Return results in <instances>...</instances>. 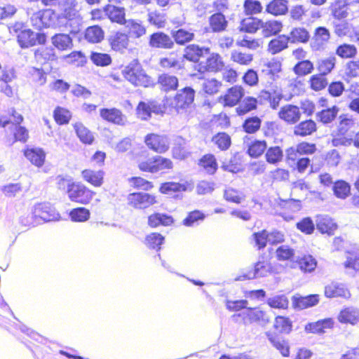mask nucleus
<instances>
[{"label": "nucleus", "instance_id": "obj_1", "mask_svg": "<svg viewBox=\"0 0 359 359\" xmlns=\"http://www.w3.org/2000/svg\"><path fill=\"white\" fill-rule=\"evenodd\" d=\"M123 73L125 78L135 86L149 88L155 85L154 80L146 74L141 65L136 60L126 66Z\"/></svg>", "mask_w": 359, "mask_h": 359}, {"label": "nucleus", "instance_id": "obj_2", "mask_svg": "<svg viewBox=\"0 0 359 359\" xmlns=\"http://www.w3.org/2000/svg\"><path fill=\"white\" fill-rule=\"evenodd\" d=\"M195 97V90L190 86H186L176 93L172 97H166L164 100L166 104L176 109L178 112L180 109H185L191 106Z\"/></svg>", "mask_w": 359, "mask_h": 359}, {"label": "nucleus", "instance_id": "obj_3", "mask_svg": "<svg viewBox=\"0 0 359 359\" xmlns=\"http://www.w3.org/2000/svg\"><path fill=\"white\" fill-rule=\"evenodd\" d=\"M46 38L45 33H36L30 29H24L17 36L18 43L22 48H28L36 45H43L46 42Z\"/></svg>", "mask_w": 359, "mask_h": 359}, {"label": "nucleus", "instance_id": "obj_4", "mask_svg": "<svg viewBox=\"0 0 359 359\" xmlns=\"http://www.w3.org/2000/svg\"><path fill=\"white\" fill-rule=\"evenodd\" d=\"M138 167L142 171L155 173L172 168V162L170 159L161 156H155L140 163Z\"/></svg>", "mask_w": 359, "mask_h": 359}, {"label": "nucleus", "instance_id": "obj_5", "mask_svg": "<svg viewBox=\"0 0 359 359\" xmlns=\"http://www.w3.org/2000/svg\"><path fill=\"white\" fill-rule=\"evenodd\" d=\"M128 204L135 209H146L156 203V196L146 192H133L128 195Z\"/></svg>", "mask_w": 359, "mask_h": 359}, {"label": "nucleus", "instance_id": "obj_6", "mask_svg": "<svg viewBox=\"0 0 359 359\" xmlns=\"http://www.w3.org/2000/svg\"><path fill=\"white\" fill-rule=\"evenodd\" d=\"M205 60L195 65L194 68L200 73L207 72H217L221 71L224 67V62L218 53H210L207 55Z\"/></svg>", "mask_w": 359, "mask_h": 359}, {"label": "nucleus", "instance_id": "obj_7", "mask_svg": "<svg viewBox=\"0 0 359 359\" xmlns=\"http://www.w3.org/2000/svg\"><path fill=\"white\" fill-rule=\"evenodd\" d=\"M67 194L72 201L81 204L88 203L93 197V191L84 185L75 182L70 187Z\"/></svg>", "mask_w": 359, "mask_h": 359}, {"label": "nucleus", "instance_id": "obj_8", "mask_svg": "<svg viewBox=\"0 0 359 359\" xmlns=\"http://www.w3.org/2000/svg\"><path fill=\"white\" fill-rule=\"evenodd\" d=\"M210 55V48L205 46H200L198 44H190L184 50L183 58L193 62L196 65L203 62L202 59Z\"/></svg>", "mask_w": 359, "mask_h": 359}, {"label": "nucleus", "instance_id": "obj_9", "mask_svg": "<svg viewBox=\"0 0 359 359\" xmlns=\"http://www.w3.org/2000/svg\"><path fill=\"white\" fill-rule=\"evenodd\" d=\"M33 215L35 217L41 219L43 222H48L58 220L60 214L48 203H39L34 205Z\"/></svg>", "mask_w": 359, "mask_h": 359}, {"label": "nucleus", "instance_id": "obj_10", "mask_svg": "<svg viewBox=\"0 0 359 359\" xmlns=\"http://www.w3.org/2000/svg\"><path fill=\"white\" fill-rule=\"evenodd\" d=\"M149 46L152 48L172 49L174 48V41L171 36L163 32H156L149 36Z\"/></svg>", "mask_w": 359, "mask_h": 359}, {"label": "nucleus", "instance_id": "obj_11", "mask_svg": "<svg viewBox=\"0 0 359 359\" xmlns=\"http://www.w3.org/2000/svg\"><path fill=\"white\" fill-rule=\"evenodd\" d=\"M107 41L113 50L123 53L129 45V36L120 31L111 32Z\"/></svg>", "mask_w": 359, "mask_h": 359}, {"label": "nucleus", "instance_id": "obj_12", "mask_svg": "<svg viewBox=\"0 0 359 359\" xmlns=\"http://www.w3.org/2000/svg\"><path fill=\"white\" fill-rule=\"evenodd\" d=\"M144 142L149 149L158 153H164L169 149V141L166 136L148 134Z\"/></svg>", "mask_w": 359, "mask_h": 359}, {"label": "nucleus", "instance_id": "obj_13", "mask_svg": "<svg viewBox=\"0 0 359 359\" xmlns=\"http://www.w3.org/2000/svg\"><path fill=\"white\" fill-rule=\"evenodd\" d=\"M243 96V88L241 86H235L230 88L224 96H221L219 101L224 107H233L241 101Z\"/></svg>", "mask_w": 359, "mask_h": 359}, {"label": "nucleus", "instance_id": "obj_14", "mask_svg": "<svg viewBox=\"0 0 359 359\" xmlns=\"http://www.w3.org/2000/svg\"><path fill=\"white\" fill-rule=\"evenodd\" d=\"M279 118L288 124H295L301 117L299 108L293 104H286L281 107L278 112Z\"/></svg>", "mask_w": 359, "mask_h": 359}, {"label": "nucleus", "instance_id": "obj_15", "mask_svg": "<svg viewBox=\"0 0 359 359\" xmlns=\"http://www.w3.org/2000/svg\"><path fill=\"white\" fill-rule=\"evenodd\" d=\"M330 38L329 30L325 27H318L316 29L314 36L311 39V46L313 50L323 48L325 43Z\"/></svg>", "mask_w": 359, "mask_h": 359}, {"label": "nucleus", "instance_id": "obj_16", "mask_svg": "<svg viewBox=\"0 0 359 359\" xmlns=\"http://www.w3.org/2000/svg\"><path fill=\"white\" fill-rule=\"evenodd\" d=\"M100 116L108 122L116 125H124V115L121 110L116 108H102L100 110Z\"/></svg>", "mask_w": 359, "mask_h": 359}, {"label": "nucleus", "instance_id": "obj_17", "mask_svg": "<svg viewBox=\"0 0 359 359\" xmlns=\"http://www.w3.org/2000/svg\"><path fill=\"white\" fill-rule=\"evenodd\" d=\"M325 295L327 298L343 297L348 299L351 297L348 290L341 283H332L325 287Z\"/></svg>", "mask_w": 359, "mask_h": 359}, {"label": "nucleus", "instance_id": "obj_18", "mask_svg": "<svg viewBox=\"0 0 359 359\" xmlns=\"http://www.w3.org/2000/svg\"><path fill=\"white\" fill-rule=\"evenodd\" d=\"M316 228L322 233L333 235L337 224L327 215H318L316 218Z\"/></svg>", "mask_w": 359, "mask_h": 359}, {"label": "nucleus", "instance_id": "obj_19", "mask_svg": "<svg viewBox=\"0 0 359 359\" xmlns=\"http://www.w3.org/2000/svg\"><path fill=\"white\" fill-rule=\"evenodd\" d=\"M107 19L112 23L124 25L126 19V9L123 7L116 6L112 4H107Z\"/></svg>", "mask_w": 359, "mask_h": 359}, {"label": "nucleus", "instance_id": "obj_20", "mask_svg": "<svg viewBox=\"0 0 359 359\" xmlns=\"http://www.w3.org/2000/svg\"><path fill=\"white\" fill-rule=\"evenodd\" d=\"M318 302L319 296L318 294H309L305 297L294 296L292 297V304L294 308L299 310L313 306Z\"/></svg>", "mask_w": 359, "mask_h": 359}, {"label": "nucleus", "instance_id": "obj_21", "mask_svg": "<svg viewBox=\"0 0 359 359\" xmlns=\"http://www.w3.org/2000/svg\"><path fill=\"white\" fill-rule=\"evenodd\" d=\"M171 37L174 41L178 45L184 46L194 39L195 34L191 31L183 28L178 29H172L170 32Z\"/></svg>", "mask_w": 359, "mask_h": 359}, {"label": "nucleus", "instance_id": "obj_22", "mask_svg": "<svg viewBox=\"0 0 359 359\" xmlns=\"http://www.w3.org/2000/svg\"><path fill=\"white\" fill-rule=\"evenodd\" d=\"M25 156L34 165L41 167L45 161L46 154L41 148H31L24 151Z\"/></svg>", "mask_w": 359, "mask_h": 359}, {"label": "nucleus", "instance_id": "obj_23", "mask_svg": "<svg viewBox=\"0 0 359 359\" xmlns=\"http://www.w3.org/2000/svg\"><path fill=\"white\" fill-rule=\"evenodd\" d=\"M53 45L60 50H69L73 47L72 37L67 34H55L51 37Z\"/></svg>", "mask_w": 359, "mask_h": 359}, {"label": "nucleus", "instance_id": "obj_24", "mask_svg": "<svg viewBox=\"0 0 359 359\" xmlns=\"http://www.w3.org/2000/svg\"><path fill=\"white\" fill-rule=\"evenodd\" d=\"M338 320L341 323L355 325L359 321V309L355 307L345 308L340 311Z\"/></svg>", "mask_w": 359, "mask_h": 359}, {"label": "nucleus", "instance_id": "obj_25", "mask_svg": "<svg viewBox=\"0 0 359 359\" xmlns=\"http://www.w3.org/2000/svg\"><path fill=\"white\" fill-rule=\"evenodd\" d=\"M287 0H271L266 6V11L273 15H285L288 12Z\"/></svg>", "mask_w": 359, "mask_h": 359}, {"label": "nucleus", "instance_id": "obj_26", "mask_svg": "<svg viewBox=\"0 0 359 359\" xmlns=\"http://www.w3.org/2000/svg\"><path fill=\"white\" fill-rule=\"evenodd\" d=\"M124 25L132 38L139 39L146 34V28L140 20L129 19Z\"/></svg>", "mask_w": 359, "mask_h": 359}, {"label": "nucleus", "instance_id": "obj_27", "mask_svg": "<svg viewBox=\"0 0 359 359\" xmlns=\"http://www.w3.org/2000/svg\"><path fill=\"white\" fill-rule=\"evenodd\" d=\"M263 21L255 17H248L241 20L239 30L243 32L255 33L262 28Z\"/></svg>", "mask_w": 359, "mask_h": 359}, {"label": "nucleus", "instance_id": "obj_28", "mask_svg": "<svg viewBox=\"0 0 359 359\" xmlns=\"http://www.w3.org/2000/svg\"><path fill=\"white\" fill-rule=\"evenodd\" d=\"M287 36L291 43H306L311 37L309 31L304 27L292 28Z\"/></svg>", "mask_w": 359, "mask_h": 359}, {"label": "nucleus", "instance_id": "obj_29", "mask_svg": "<svg viewBox=\"0 0 359 359\" xmlns=\"http://www.w3.org/2000/svg\"><path fill=\"white\" fill-rule=\"evenodd\" d=\"M158 83L161 89L165 92L177 90L179 86L178 79L175 76L163 74L158 76Z\"/></svg>", "mask_w": 359, "mask_h": 359}, {"label": "nucleus", "instance_id": "obj_30", "mask_svg": "<svg viewBox=\"0 0 359 359\" xmlns=\"http://www.w3.org/2000/svg\"><path fill=\"white\" fill-rule=\"evenodd\" d=\"M104 32L99 25H93L88 27L84 34L86 41L93 43H97L104 39Z\"/></svg>", "mask_w": 359, "mask_h": 359}, {"label": "nucleus", "instance_id": "obj_31", "mask_svg": "<svg viewBox=\"0 0 359 359\" xmlns=\"http://www.w3.org/2000/svg\"><path fill=\"white\" fill-rule=\"evenodd\" d=\"M210 26L213 32H221L226 29L228 21L222 13H215L209 18Z\"/></svg>", "mask_w": 359, "mask_h": 359}, {"label": "nucleus", "instance_id": "obj_32", "mask_svg": "<svg viewBox=\"0 0 359 359\" xmlns=\"http://www.w3.org/2000/svg\"><path fill=\"white\" fill-rule=\"evenodd\" d=\"M316 124L311 119L302 121L294 128V134L297 136L305 137L311 135L316 130Z\"/></svg>", "mask_w": 359, "mask_h": 359}, {"label": "nucleus", "instance_id": "obj_33", "mask_svg": "<svg viewBox=\"0 0 359 359\" xmlns=\"http://www.w3.org/2000/svg\"><path fill=\"white\" fill-rule=\"evenodd\" d=\"M189 186H191L187 182L184 184L175 182H166L161 184L159 191L163 194H169L172 192L186 191L189 189Z\"/></svg>", "mask_w": 359, "mask_h": 359}, {"label": "nucleus", "instance_id": "obj_34", "mask_svg": "<svg viewBox=\"0 0 359 359\" xmlns=\"http://www.w3.org/2000/svg\"><path fill=\"white\" fill-rule=\"evenodd\" d=\"M339 110V107L337 106L323 109L316 113V120L325 125L329 124L336 118Z\"/></svg>", "mask_w": 359, "mask_h": 359}, {"label": "nucleus", "instance_id": "obj_35", "mask_svg": "<svg viewBox=\"0 0 359 359\" xmlns=\"http://www.w3.org/2000/svg\"><path fill=\"white\" fill-rule=\"evenodd\" d=\"M174 222L172 216L165 213H154L148 217V224L151 227L159 225L169 226Z\"/></svg>", "mask_w": 359, "mask_h": 359}, {"label": "nucleus", "instance_id": "obj_36", "mask_svg": "<svg viewBox=\"0 0 359 359\" xmlns=\"http://www.w3.org/2000/svg\"><path fill=\"white\" fill-rule=\"evenodd\" d=\"M334 325V321L332 318H325L315 323H310L307 324L305 329L307 332L311 333H323L325 329L331 328Z\"/></svg>", "mask_w": 359, "mask_h": 359}, {"label": "nucleus", "instance_id": "obj_37", "mask_svg": "<svg viewBox=\"0 0 359 359\" xmlns=\"http://www.w3.org/2000/svg\"><path fill=\"white\" fill-rule=\"evenodd\" d=\"M334 195L340 199H345L351 194V185L347 182L339 180L333 183Z\"/></svg>", "mask_w": 359, "mask_h": 359}, {"label": "nucleus", "instance_id": "obj_38", "mask_svg": "<svg viewBox=\"0 0 359 359\" xmlns=\"http://www.w3.org/2000/svg\"><path fill=\"white\" fill-rule=\"evenodd\" d=\"M267 337L271 344L280 351L283 356L287 357L290 354V347L287 341L282 339L278 336H276L272 333L267 332Z\"/></svg>", "mask_w": 359, "mask_h": 359}, {"label": "nucleus", "instance_id": "obj_39", "mask_svg": "<svg viewBox=\"0 0 359 359\" xmlns=\"http://www.w3.org/2000/svg\"><path fill=\"white\" fill-rule=\"evenodd\" d=\"M290 42L287 35H279L277 38L271 40L269 43V49L272 54H276L287 48Z\"/></svg>", "mask_w": 359, "mask_h": 359}, {"label": "nucleus", "instance_id": "obj_40", "mask_svg": "<svg viewBox=\"0 0 359 359\" xmlns=\"http://www.w3.org/2000/svg\"><path fill=\"white\" fill-rule=\"evenodd\" d=\"M205 219V215L202 211L195 210L188 213L182 224L185 226L193 227L199 225Z\"/></svg>", "mask_w": 359, "mask_h": 359}, {"label": "nucleus", "instance_id": "obj_41", "mask_svg": "<svg viewBox=\"0 0 359 359\" xmlns=\"http://www.w3.org/2000/svg\"><path fill=\"white\" fill-rule=\"evenodd\" d=\"M74 128L80 141L83 144H91L94 141L93 133L83 123L79 122L74 125Z\"/></svg>", "mask_w": 359, "mask_h": 359}, {"label": "nucleus", "instance_id": "obj_42", "mask_svg": "<svg viewBox=\"0 0 359 359\" xmlns=\"http://www.w3.org/2000/svg\"><path fill=\"white\" fill-rule=\"evenodd\" d=\"M187 141L181 136H177L174 140L172 147L173 157L177 159H184L187 156V151L185 148Z\"/></svg>", "mask_w": 359, "mask_h": 359}, {"label": "nucleus", "instance_id": "obj_43", "mask_svg": "<svg viewBox=\"0 0 359 359\" xmlns=\"http://www.w3.org/2000/svg\"><path fill=\"white\" fill-rule=\"evenodd\" d=\"M257 107V100L252 97H246L239 104L236 109L238 115L242 116L256 109Z\"/></svg>", "mask_w": 359, "mask_h": 359}, {"label": "nucleus", "instance_id": "obj_44", "mask_svg": "<svg viewBox=\"0 0 359 359\" xmlns=\"http://www.w3.org/2000/svg\"><path fill=\"white\" fill-rule=\"evenodd\" d=\"M83 179L95 187H100L103 182L104 172L85 170L82 172Z\"/></svg>", "mask_w": 359, "mask_h": 359}, {"label": "nucleus", "instance_id": "obj_45", "mask_svg": "<svg viewBox=\"0 0 359 359\" xmlns=\"http://www.w3.org/2000/svg\"><path fill=\"white\" fill-rule=\"evenodd\" d=\"M266 147L267 144L265 140H255L248 145L247 153L252 158H257L264 152Z\"/></svg>", "mask_w": 359, "mask_h": 359}, {"label": "nucleus", "instance_id": "obj_46", "mask_svg": "<svg viewBox=\"0 0 359 359\" xmlns=\"http://www.w3.org/2000/svg\"><path fill=\"white\" fill-rule=\"evenodd\" d=\"M283 27V24L280 21L269 20L266 22H263L262 26V32L265 37H269L278 34Z\"/></svg>", "mask_w": 359, "mask_h": 359}, {"label": "nucleus", "instance_id": "obj_47", "mask_svg": "<svg viewBox=\"0 0 359 359\" xmlns=\"http://www.w3.org/2000/svg\"><path fill=\"white\" fill-rule=\"evenodd\" d=\"M261 124V118L255 116L247 118L243 123L242 127L243 131L246 133L254 134L260 129Z\"/></svg>", "mask_w": 359, "mask_h": 359}, {"label": "nucleus", "instance_id": "obj_48", "mask_svg": "<svg viewBox=\"0 0 359 359\" xmlns=\"http://www.w3.org/2000/svg\"><path fill=\"white\" fill-rule=\"evenodd\" d=\"M278 205L285 210H290L292 212H297L302 209V201L290 198L288 199H283L278 198Z\"/></svg>", "mask_w": 359, "mask_h": 359}, {"label": "nucleus", "instance_id": "obj_49", "mask_svg": "<svg viewBox=\"0 0 359 359\" xmlns=\"http://www.w3.org/2000/svg\"><path fill=\"white\" fill-rule=\"evenodd\" d=\"M199 165L203 167L210 175H213L217 170L216 158L212 154L204 155L200 159Z\"/></svg>", "mask_w": 359, "mask_h": 359}, {"label": "nucleus", "instance_id": "obj_50", "mask_svg": "<svg viewBox=\"0 0 359 359\" xmlns=\"http://www.w3.org/2000/svg\"><path fill=\"white\" fill-rule=\"evenodd\" d=\"M348 5L346 0H335L332 11L334 18L338 20L346 18L348 16Z\"/></svg>", "mask_w": 359, "mask_h": 359}, {"label": "nucleus", "instance_id": "obj_51", "mask_svg": "<svg viewBox=\"0 0 359 359\" xmlns=\"http://www.w3.org/2000/svg\"><path fill=\"white\" fill-rule=\"evenodd\" d=\"M43 28L53 27L58 25V15L52 10L41 11Z\"/></svg>", "mask_w": 359, "mask_h": 359}, {"label": "nucleus", "instance_id": "obj_52", "mask_svg": "<svg viewBox=\"0 0 359 359\" xmlns=\"http://www.w3.org/2000/svg\"><path fill=\"white\" fill-rule=\"evenodd\" d=\"M159 64L163 68L166 69L180 70L183 68V61L180 60L179 57L174 56L173 54H170L169 57L161 58Z\"/></svg>", "mask_w": 359, "mask_h": 359}, {"label": "nucleus", "instance_id": "obj_53", "mask_svg": "<svg viewBox=\"0 0 359 359\" xmlns=\"http://www.w3.org/2000/svg\"><path fill=\"white\" fill-rule=\"evenodd\" d=\"M265 157L269 163L276 164L282 161L283 152L278 146L271 147L266 150Z\"/></svg>", "mask_w": 359, "mask_h": 359}, {"label": "nucleus", "instance_id": "obj_54", "mask_svg": "<svg viewBox=\"0 0 359 359\" xmlns=\"http://www.w3.org/2000/svg\"><path fill=\"white\" fill-rule=\"evenodd\" d=\"M69 215L73 222H83L89 219L90 212L87 208L80 207L72 209Z\"/></svg>", "mask_w": 359, "mask_h": 359}, {"label": "nucleus", "instance_id": "obj_55", "mask_svg": "<svg viewBox=\"0 0 359 359\" xmlns=\"http://www.w3.org/2000/svg\"><path fill=\"white\" fill-rule=\"evenodd\" d=\"M297 264L302 271L311 272L317 266V262L311 255H304L297 260Z\"/></svg>", "mask_w": 359, "mask_h": 359}, {"label": "nucleus", "instance_id": "obj_56", "mask_svg": "<svg viewBox=\"0 0 359 359\" xmlns=\"http://www.w3.org/2000/svg\"><path fill=\"white\" fill-rule=\"evenodd\" d=\"M164 241L165 238L161 234L158 233H151L147 236L145 244L149 248L159 251Z\"/></svg>", "mask_w": 359, "mask_h": 359}, {"label": "nucleus", "instance_id": "obj_57", "mask_svg": "<svg viewBox=\"0 0 359 359\" xmlns=\"http://www.w3.org/2000/svg\"><path fill=\"white\" fill-rule=\"evenodd\" d=\"M266 302L268 305L274 309H285L288 307L289 301L285 294H278L269 297Z\"/></svg>", "mask_w": 359, "mask_h": 359}, {"label": "nucleus", "instance_id": "obj_58", "mask_svg": "<svg viewBox=\"0 0 359 359\" xmlns=\"http://www.w3.org/2000/svg\"><path fill=\"white\" fill-rule=\"evenodd\" d=\"M212 142L221 150H227L231 144V137L226 133H218L212 137Z\"/></svg>", "mask_w": 359, "mask_h": 359}, {"label": "nucleus", "instance_id": "obj_59", "mask_svg": "<svg viewBox=\"0 0 359 359\" xmlns=\"http://www.w3.org/2000/svg\"><path fill=\"white\" fill-rule=\"evenodd\" d=\"M255 275V278L266 277L271 271V264L267 261L259 260L257 262L253 269H252Z\"/></svg>", "mask_w": 359, "mask_h": 359}, {"label": "nucleus", "instance_id": "obj_60", "mask_svg": "<svg viewBox=\"0 0 359 359\" xmlns=\"http://www.w3.org/2000/svg\"><path fill=\"white\" fill-rule=\"evenodd\" d=\"M313 65L309 60L298 62L293 67L294 72L298 76H304L312 72Z\"/></svg>", "mask_w": 359, "mask_h": 359}, {"label": "nucleus", "instance_id": "obj_61", "mask_svg": "<svg viewBox=\"0 0 359 359\" xmlns=\"http://www.w3.org/2000/svg\"><path fill=\"white\" fill-rule=\"evenodd\" d=\"M357 53V49L354 45L344 43L339 45L336 49V54L341 58H352Z\"/></svg>", "mask_w": 359, "mask_h": 359}, {"label": "nucleus", "instance_id": "obj_62", "mask_svg": "<svg viewBox=\"0 0 359 359\" xmlns=\"http://www.w3.org/2000/svg\"><path fill=\"white\" fill-rule=\"evenodd\" d=\"M90 58L97 66L106 67L111 63V57L107 53L92 52Z\"/></svg>", "mask_w": 359, "mask_h": 359}, {"label": "nucleus", "instance_id": "obj_63", "mask_svg": "<svg viewBox=\"0 0 359 359\" xmlns=\"http://www.w3.org/2000/svg\"><path fill=\"white\" fill-rule=\"evenodd\" d=\"M275 329L281 333L288 334L292 330V323L289 318L283 316H278L275 319Z\"/></svg>", "mask_w": 359, "mask_h": 359}, {"label": "nucleus", "instance_id": "obj_64", "mask_svg": "<svg viewBox=\"0 0 359 359\" xmlns=\"http://www.w3.org/2000/svg\"><path fill=\"white\" fill-rule=\"evenodd\" d=\"M53 116L57 123L65 125L69 123L72 114L69 110L57 107L54 110Z\"/></svg>", "mask_w": 359, "mask_h": 359}]
</instances>
